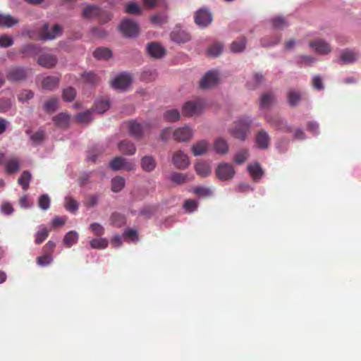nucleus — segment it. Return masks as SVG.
Returning <instances> with one entry per match:
<instances>
[{
    "instance_id": "obj_1",
    "label": "nucleus",
    "mask_w": 361,
    "mask_h": 361,
    "mask_svg": "<svg viewBox=\"0 0 361 361\" xmlns=\"http://www.w3.org/2000/svg\"><path fill=\"white\" fill-rule=\"evenodd\" d=\"M251 120L249 118H243L237 121L234 126L231 129V134L236 139L245 140L247 133L250 132Z\"/></svg>"
},
{
    "instance_id": "obj_2",
    "label": "nucleus",
    "mask_w": 361,
    "mask_h": 361,
    "mask_svg": "<svg viewBox=\"0 0 361 361\" xmlns=\"http://www.w3.org/2000/svg\"><path fill=\"white\" fill-rule=\"evenodd\" d=\"M119 30L124 37L134 38L138 36L140 27L135 21L126 18L121 21Z\"/></svg>"
},
{
    "instance_id": "obj_3",
    "label": "nucleus",
    "mask_w": 361,
    "mask_h": 361,
    "mask_svg": "<svg viewBox=\"0 0 361 361\" xmlns=\"http://www.w3.org/2000/svg\"><path fill=\"white\" fill-rule=\"evenodd\" d=\"M82 16L85 18H92L98 17L102 23H106L110 20L111 15L109 13H104L99 6L90 5L86 6L83 9Z\"/></svg>"
},
{
    "instance_id": "obj_4",
    "label": "nucleus",
    "mask_w": 361,
    "mask_h": 361,
    "mask_svg": "<svg viewBox=\"0 0 361 361\" xmlns=\"http://www.w3.org/2000/svg\"><path fill=\"white\" fill-rule=\"evenodd\" d=\"M220 80L219 73L216 70L207 72L199 82V87L202 90H207L216 86Z\"/></svg>"
},
{
    "instance_id": "obj_5",
    "label": "nucleus",
    "mask_w": 361,
    "mask_h": 361,
    "mask_svg": "<svg viewBox=\"0 0 361 361\" xmlns=\"http://www.w3.org/2000/svg\"><path fill=\"white\" fill-rule=\"evenodd\" d=\"M203 104L200 101H189L182 107V114L185 117L195 116L201 114Z\"/></svg>"
},
{
    "instance_id": "obj_6",
    "label": "nucleus",
    "mask_w": 361,
    "mask_h": 361,
    "mask_svg": "<svg viewBox=\"0 0 361 361\" xmlns=\"http://www.w3.org/2000/svg\"><path fill=\"white\" fill-rule=\"evenodd\" d=\"M194 19L199 27H205L212 22V15L208 9L201 8L195 12Z\"/></svg>"
},
{
    "instance_id": "obj_7",
    "label": "nucleus",
    "mask_w": 361,
    "mask_h": 361,
    "mask_svg": "<svg viewBox=\"0 0 361 361\" xmlns=\"http://www.w3.org/2000/svg\"><path fill=\"white\" fill-rule=\"evenodd\" d=\"M132 82V77L129 73H123L117 75L111 82V87L116 90H125Z\"/></svg>"
},
{
    "instance_id": "obj_8",
    "label": "nucleus",
    "mask_w": 361,
    "mask_h": 361,
    "mask_svg": "<svg viewBox=\"0 0 361 361\" xmlns=\"http://www.w3.org/2000/svg\"><path fill=\"white\" fill-rule=\"evenodd\" d=\"M149 128V126L147 123L140 124L135 121L128 122L129 133L136 139H140Z\"/></svg>"
},
{
    "instance_id": "obj_9",
    "label": "nucleus",
    "mask_w": 361,
    "mask_h": 361,
    "mask_svg": "<svg viewBox=\"0 0 361 361\" xmlns=\"http://www.w3.org/2000/svg\"><path fill=\"white\" fill-rule=\"evenodd\" d=\"M27 78V71L21 67H13L6 73V78L11 82H17Z\"/></svg>"
},
{
    "instance_id": "obj_10",
    "label": "nucleus",
    "mask_w": 361,
    "mask_h": 361,
    "mask_svg": "<svg viewBox=\"0 0 361 361\" xmlns=\"http://www.w3.org/2000/svg\"><path fill=\"white\" fill-rule=\"evenodd\" d=\"M39 35L42 39H53L61 35V27L59 25H55L52 28H50L47 24H45L42 27Z\"/></svg>"
},
{
    "instance_id": "obj_11",
    "label": "nucleus",
    "mask_w": 361,
    "mask_h": 361,
    "mask_svg": "<svg viewBox=\"0 0 361 361\" xmlns=\"http://www.w3.org/2000/svg\"><path fill=\"white\" fill-rule=\"evenodd\" d=\"M267 121L276 130L283 133H291L293 131L292 127L278 116L268 118Z\"/></svg>"
},
{
    "instance_id": "obj_12",
    "label": "nucleus",
    "mask_w": 361,
    "mask_h": 361,
    "mask_svg": "<svg viewBox=\"0 0 361 361\" xmlns=\"http://www.w3.org/2000/svg\"><path fill=\"white\" fill-rule=\"evenodd\" d=\"M173 165L179 169H185L188 168L190 164V161L188 155L183 151L176 152L172 158Z\"/></svg>"
},
{
    "instance_id": "obj_13",
    "label": "nucleus",
    "mask_w": 361,
    "mask_h": 361,
    "mask_svg": "<svg viewBox=\"0 0 361 361\" xmlns=\"http://www.w3.org/2000/svg\"><path fill=\"white\" fill-rule=\"evenodd\" d=\"M173 137L178 142H188L192 137V131L187 126L178 128L173 131Z\"/></svg>"
},
{
    "instance_id": "obj_14",
    "label": "nucleus",
    "mask_w": 361,
    "mask_h": 361,
    "mask_svg": "<svg viewBox=\"0 0 361 361\" xmlns=\"http://www.w3.org/2000/svg\"><path fill=\"white\" fill-rule=\"evenodd\" d=\"M57 61L58 60L56 56L49 53L42 54L37 60L39 65L47 68L54 67L57 63Z\"/></svg>"
},
{
    "instance_id": "obj_15",
    "label": "nucleus",
    "mask_w": 361,
    "mask_h": 361,
    "mask_svg": "<svg viewBox=\"0 0 361 361\" xmlns=\"http://www.w3.org/2000/svg\"><path fill=\"white\" fill-rule=\"evenodd\" d=\"M310 47L319 54H327L331 51L330 45L322 39H316L310 42Z\"/></svg>"
},
{
    "instance_id": "obj_16",
    "label": "nucleus",
    "mask_w": 361,
    "mask_h": 361,
    "mask_svg": "<svg viewBox=\"0 0 361 361\" xmlns=\"http://www.w3.org/2000/svg\"><path fill=\"white\" fill-rule=\"evenodd\" d=\"M147 50L149 55L157 59L161 58L166 54L164 48L155 42L148 44Z\"/></svg>"
},
{
    "instance_id": "obj_17",
    "label": "nucleus",
    "mask_w": 361,
    "mask_h": 361,
    "mask_svg": "<svg viewBox=\"0 0 361 361\" xmlns=\"http://www.w3.org/2000/svg\"><path fill=\"white\" fill-rule=\"evenodd\" d=\"M157 161L152 156H145L140 159V166L145 172H152L157 167Z\"/></svg>"
},
{
    "instance_id": "obj_18",
    "label": "nucleus",
    "mask_w": 361,
    "mask_h": 361,
    "mask_svg": "<svg viewBox=\"0 0 361 361\" xmlns=\"http://www.w3.org/2000/svg\"><path fill=\"white\" fill-rule=\"evenodd\" d=\"M59 78L56 76L45 77L42 81V87L43 90L52 91L59 87Z\"/></svg>"
},
{
    "instance_id": "obj_19",
    "label": "nucleus",
    "mask_w": 361,
    "mask_h": 361,
    "mask_svg": "<svg viewBox=\"0 0 361 361\" xmlns=\"http://www.w3.org/2000/svg\"><path fill=\"white\" fill-rule=\"evenodd\" d=\"M190 35L184 30H174L171 33V39L176 43H186L190 40Z\"/></svg>"
},
{
    "instance_id": "obj_20",
    "label": "nucleus",
    "mask_w": 361,
    "mask_h": 361,
    "mask_svg": "<svg viewBox=\"0 0 361 361\" xmlns=\"http://www.w3.org/2000/svg\"><path fill=\"white\" fill-rule=\"evenodd\" d=\"M56 126L60 128H67L70 124V116L66 113H60L53 117Z\"/></svg>"
},
{
    "instance_id": "obj_21",
    "label": "nucleus",
    "mask_w": 361,
    "mask_h": 361,
    "mask_svg": "<svg viewBox=\"0 0 361 361\" xmlns=\"http://www.w3.org/2000/svg\"><path fill=\"white\" fill-rule=\"evenodd\" d=\"M247 171L255 181L259 180L264 175V171L257 162L249 164L247 166Z\"/></svg>"
},
{
    "instance_id": "obj_22",
    "label": "nucleus",
    "mask_w": 361,
    "mask_h": 361,
    "mask_svg": "<svg viewBox=\"0 0 361 361\" xmlns=\"http://www.w3.org/2000/svg\"><path fill=\"white\" fill-rule=\"evenodd\" d=\"M270 137L268 133L262 130L256 136V142L259 148L264 149L269 147Z\"/></svg>"
},
{
    "instance_id": "obj_23",
    "label": "nucleus",
    "mask_w": 361,
    "mask_h": 361,
    "mask_svg": "<svg viewBox=\"0 0 361 361\" xmlns=\"http://www.w3.org/2000/svg\"><path fill=\"white\" fill-rule=\"evenodd\" d=\"M275 102V96L271 92L263 94L259 99V108L261 109H269Z\"/></svg>"
},
{
    "instance_id": "obj_24",
    "label": "nucleus",
    "mask_w": 361,
    "mask_h": 361,
    "mask_svg": "<svg viewBox=\"0 0 361 361\" xmlns=\"http://www.w3.org/2000/svg\"><path fill=\"white\" fill-rule=\"evenodd\" d=\"M358 58V54L353 50L345 49L342 51L339 61L343 63H353Z\"/></svg>"
},
{
    "instance_id": "obj_25",
    "label": "nucleus",
    "mask_w": 361,
    "mask_h": 361,
    "mask_svg": "<svg viewBox=\"0 0 361 361\" xmlns=\"http://www.w3.org/2000/svg\"><path fill=\"white\" fill-rule=\"evenodd\" d=\"M207 150L208 142L206 140H200L192 147V152L195 157L204 154Z\"/></svg>"
},
{
    "instance_id": "obj_26",
    "label": "nucleus",
    "mask_w": 361,
    "mask_h": 361,
    "mask_svg": "<svg viewBox=\"0 0 361 361\" xmlns=\"http://www.w3.org/2000/svg\"><path fill=\"white\" fill-rule=\"evenodd\" d=\"M118 149L122 153L128 155H133L136 152L134 144L126 140L121 141L118 144Z\"/></svg>"
},
{
    "instance_id": "obj_27",
    "label": "nucleus",
    "mask_w": 361,
    "mask_h": 361,
    "mask_svg": "<svg viewBox=\"0 0 361 361\" xmlns=\"http://www.w3.org/2000/svg\"><path fill=\"white\" fill-rule=\"evenodd\" d=\"M197 173L202 176L206 177L211 173V167L206 161H199L195 166Z\"/></svg>"
},
{
    "instance_id": "obj_28",
    "label": "nucleus",
    "mask_w": 361,
    "mask_h": 361,
    "mask_svg": "<svg viewBox=\"0 0 361 361\" xmlns=\"http://www.w3.org/2000/svg\"><path fill=\"white\" fill-rule=\"evenodd\" d=\"M18 23V20L10 15L0 13V27H11Z\"/></svg>"
},
{
    "instance_id": "obj_29",
    "label": "nucleus",
    "mask_w": 361,
    "mask_h": 361,
    "mask_svg": "<svg viewBox=\"0 0 361 361\" xmlns=\"http://www.w3.org/2000/svg\"><path fill=\"white\" fill-rule=\"evenodd\" d=\"M111 225L120 228L126 224V217L124 215L114 212L110 217Z\"/></svg>"
},
{
    "instance_id": "obj_30",
    "label": "nucleus",
    "mask_w": 361,
    "mask_h": 361,
    "mask_svg": "<svg viewBox=\"0 0 361 361\" xmlns=\"http://www.w3.org/2000/svg\"><path fill=\"white\" fill-rule=\"evenodd\" d=\"M78 240V233L75 231H71L68 232L64 238H63V244L67 247H71L72 245L75 244Z\"/></svg>"
},
{
    "instance_id": "obj_31",
    "label": "nucleus",
    "mask_w": 361,
    "mask_h": 361,
    "mask_svg": "<svg viewBox=\"0 0 361 361\" xmlns=\"http://www.w3.org/2000/svg\"><path fill=\"white\" fill-rule=\"evenodd\" d=\"M81 77L85 82L92 86L98 85L100 82V78L92 72L84 73Z\"/></svg>"
},
{
    "instance_id": "obj_32",
    "label": "nucleus",
    "mask_w": 361,
    "mask_h": 361,
    "mask_svg": "<svg viewBox=\"0 0 361 361\" xmlns=\"http://www.w3.org/2000/svg\"><path fill=\"white\" fill-rule=\"evenodd\" d=\"M281 41V36L274 35L270 37H264L261 39L260 43L262 47H267L275 46L278 44Z\"/></svg>"
},
{
    "instance_id": "obj_33",
    "label": "nucleus",
    "mask_w": 361,
    "mask_h": 361,
    "mask_svg": "<svg viewBox=\"0 0 361 361\" xmlns=\"http://www.w3.org/2000/svg\"><path fill=\"white\" fill-rule=\"evenodd\" d=\"M264 81L263 75L260 73H255L252 80L247 82V87L250 90H255Z\"/></svg>"
},
{
    "instance_id": "obj_34",
    "label": "nucleus",
    "mask_w": 361,
    "mask_h": 361,
    "mask_svg": "<svg viewBox=\"0 0 361 361\" xmlns=\"http://www.w3.org/2000/svg\"><path fill=\"white\" fill-rule=\"evenodd\" d=\"M287 98L289 105L295 106L301 100V94L295 90H290L287 94Z\"/></svg>"
},
{
    "instance_id": "obj_35",
    "label": "nucleus",
    "mask_w": 361,
    "mask_h": 361,
    "mask_svg": "<svg viewBox=\"0 0 361 361\" xmlns=\"http://www.w3.org/2000/svg\"><path fill=\"white\" fill-rule=\"evenodd\" d=\"M19 171V161L16 158L10 159L6 164V171L8 173H16Z\"/></svg>"
},
{
    "instance_id": "obj_36",
    "label": "nucleus",
    "mask_w": 361,
    "mask_h": 361,
    "mask_svg": "<svg viewBox=\"0 0 361 361\" xmlns=\"http://www.w3.org/2000/svg\"><path fill=\"white\" fill-rule=\"evenodd\" d=\"M93 56L97 59H108L111 56V51L108 48L99 47L95 49Z\"/></svg>"
},
{
    "instance_id": "obj_37",
    "label": "nucleus",
    "mask_w": 361,
    "mask_h": 361,
    "mask_svg": "<svg viewBox=\"0 0 361 361\" xmlns=\"http://www.w3.org/2000/svg\"><path fill=\"white\" fill-rule=\"evenodd\" d=\"M125 186V179L121 176H116L111 180V190L114 192H120Z\"/></svg>"
},
{
    "instance_id": "obj_38",
    "label": "nucleus",
    "mask_w": 361,
    "mask_h": 361,
    "mask_svg": "<svg viewBox=\"0 0 361 361\" xmlns=\"http://www.w3.org/2000/svg\"><path fill=\"white\" fill-rule=\"evenodd\" d=\"M180 113L177 109H169L164 113V118L167 122H176L180 119Z\"/></svg>"
},
{
    "instance_id": "obj_39",
    "label": "nucleus",
    "mask_w": 361,
    "mask_h": 361,
    "mask_svg": "<svg viewBox=\"0 0 361 361\" xmlns=\"http://www.w3.org/2000/svg\"><path fill=\"white\" fill-rule=\"evenodd\" d=\"M224 50V45L219 42H215L207 49V54L212 57H216L220 55Z\"/></svg>"
},
{
    "instance_id": "obj_40",
    "label": "nucleus",
    "mask_w": 361,
    "mask_h": 361,
    "mask_svg": "<svg viewBox=\"0 0 361 361\" xmlns=\"http://www.w3.org/2000/svg\"><path fill=\"white\" fill-rule=\"evenodd\" d=\"M213 149L216 154H224L226 153V141L223 137H219L214 141Z\"/></svg>"
},
{
    "instance_id": "obj_41",
    "label": "nucleus",
    "mask_w": 361,
    "mask_h": 361,
    "mask_svg": "<svg viewBox=\"0 0 361 361\" xmlns=\"http://www.w3.org/2000/svg\"><path fill=\"white\" fill-rule=\"evenodd\" d=\"M271 22L273 27L275 29L283 30L288 25V23L286 21V20L281 16L274 17L271 20Z\"/></svg>"
},
{
    "instance_id": "obj_42",
    "label": "nucleus",
    "mask_w": 361,
    "mask_h": 361,
    "mask_svg": "<svg viewBox=\"0 0 361 361\" xmlns=\"http://www.w3.org/2000/svg\"><path fill=\"white\" fill-rule=\"evenodd\" d=\"M30 179V173L27 171H25L22 173L20 177L18 178V182L22 186L24 190H27L29 188Z\"/></svg>"
},
{
    "instance_id": "obj_43",
    "label": "nucleus",
    "mask_w": 361,
    "mask_h": 361,
    "mask_svg": "<svg viewBox=\"0 0 361 361\" xmlns=\"http://www.w3.org/2000/svg\"><path fill=\"white\" fill-rule=\"evenodd\" d=\"M246 39L242 37L235 42L231 45V50L234 53L243 51L245 48Z\"/></svg>"
},
{
    "instance_id": "obj_44",
    "label": "nucleus",
    "mask_w": 361,
    "mask_h": 361,
    "mask_svg": "<svg viewBox=\"0 0 361 361\" xmlns=\"http://www.w3.org/2000/svg\"><path fill=\"white\" fill-rule=\"evenodd\" d=\"M249 157V152L247 149H240L239 150L234 156L233 160L234 161L241 165L243 164Z\"/></svg>"
},
{
    "instance_id": "obj_45",
    "label": "nucleus",
    "mask_w": 361,
    "mask_h": 361,
    "mask_svg": "<svg viewBox=\"0 0 361 361\" xmlns=\"http://www.w3.org/2000/svg\"><path fill=\"white\" fill-rule=\"evenodd\" d=\"M58 99L52 97L47 100L44 104V109L49 114L54 112L58 107Z\"/></svg>"
},
{
    "instance_id": "obj_46",
    "label": "nucleus",
    "mask_w": 361,
    "mask_h": 361,
    "mask_svg": "<svg viewBox=\"0 0 361 361\" xmlns=\"http://www.w3.org/2000/svg\"><path fill=\"white\" fill-rule=\"evenodd\" d=\"M110 107V104L109 100H99L94 104V109H92L96 112L102 114L108 110Z\"/></svg>"
},
{
    "instance_id": "obj_47",
    "label": "nucleus",
    "mask_w": 361,
    "mask_h": 361,
    "mask_svg": "<svg viewBox=\"0 0 361 361\" xmlns=\"http://www.w3.org/2000/svg\"><path fill=\"white\" fill-rule=\"evenodd\" d=\"M65 208L70 212L75 213L78 209V202L71 197H65Z\"/></svg>"
},
{
    "instance_id": "obj_48",
    "label": "nucleus",
    "mask_w": 361,
    "mask_h": 361,
    "mask_svg": "<svg viewBox=\"0 0 361 361\" xmlns=\"http://www.w3.org/2000/svg\"><path fill=\"white\" fill-rule=\"evenodd\" d=\"M108 244V240L105 238H95L90 242L92 248L98 250L106 248Z\"/></svg>"
},
{
    "instance_id": "obj_49",
    "label": "nucleus",
    "mask_w": 361,
    "mask_h": 361,
    "mask_svg": "<svg viewBox=\"0 0 361 361\" xmlns=\"http://www.w3.org/2000/svg\"><path fill=\"white\" fill-rule=\"evenodd\" d=\"M49 233V231L47 228L42 227L35 234V243L39 245L44 242L47 238Z\"/></svg>"
},
{
    "instance_id": "obj_50",
    "label": "nucleus",
    "mask_w": 361,
    "mask_h": 361,
    "mask_svg": "<svg viewBox=\"0 0 361 361\" xmlns=\"http://www.w3.org/2000/svg\"><path fill=\"white\" fill-rule=\"evenodd\" d=\"M92 109L79 113L76 116V121L80 123H88L92 121Z\"/></svg>"
},
{
    "instance_id": "obj_51",
    "label": "nucleus",
    "mask_w": 361,
    "mask_h": 361,
    "mask_svg": "<svg viewBox=\"0 0 361 361\" xmlns=\"http://www.w3.org/2000/svg\"><path fill=\"white\" fill-rule=\"evenodd\" d=\"M75 90L73 87H69L63 90L62 98L64 101L71 102L75 99Z\"/></svg>"
},
{
    "instance_id": "obj_52",
    "label": "nucleus",
    "mask_w": 361,
    "mask_h": 361,
    "mask_svg": "<svg viewBox=\"0 0 361 361\" xmlns=\"http://www.w3.org/2000/svg\"><path fill=\"white\" fill-rule=\"evenodd\" d=\"M50 202L49 195L44 194L39 197L38 206L43 210H47L50 207Z\"/></svg>"
},
{
    "instance_id": "obj_53",
    "label": "nucleus",
    "mask_w": 361,
    "mask_h": 361,
    "mask_svg": "<svg viewBox=\"0 0 361 361\" xmlns=\"http://www.w3.org/2000/svg\"><path fill=\"white\" fill-rule=\"evenodd\" d=\"M89 228L97 236H102L104 234V228L98 223L91 224Z\"/></svg>"
},
{
    "instance_id": "obj_54",
    "label": "nucleus",
    "mask_w": 361,
    "mask_h": 361,
    "mask_svg": "<svg viewBox=\"0 0 361 361\" xmlns=\"http://www.w3.org/2000/svg\"><path fill=\"white\" fill-rule=\"evenodd\" d=\"M124 158L116 157L110 162V167L114 171L122 169Z\"/></svg>"
},
{
    "instance_id": "obj_55",
    "label": "nucleus",
    "mask_w": 361,
    "mask_h": 361,
    "mask_svg": "<svg viewBox=\"0 0 361 361\" xmlns=\"http://www.w3.org/2000/svg\"><path fill=\"white\" fill-rule=\"evenodd\" d=\"M126 13L138 15L141 13V8L139 5L135 3H130L126 6Z\"/></svg>"
},
{
    "instance_id": "obj_56",
    "label": "nucleus",
    "mask_w": 361,
    "mask_h": 361,
    "mask_svg": "<svg viewBox=\"0 0 361 361\" xmlns=\"http://www.w3.org/2000/svg\"><path fill=\"white\" fill-rule=\"evenodd\" d=\"M52 261V257L49 254H44L37 258V263L38 265L44 267L49 265Z\"/></svg>"
},
{
    "instance_id": "obj_57",
    "label": "nucleus",
    "mask_w": 361,
    "mask_h": 361,
    "mask_svg": "<svg viewBox=\"0 0 361 361\" xmlns=\"http://www.w3.org/2000/svg\"><path fill=\"white\" fill-rule=\"evenodd\" d=\"M99 195H90L87 197L85 205L89 208L94 207L98 203Z\"/></svg>"
},
{
    "instance_id": "obj_58",
    "label": "nucleus",
    "mask_w": 361,
    "mask_h": 361,
    "mask_svg": "<svg viewBox=\"0 0 361 361\" xmlns=\"http://www.w3.org/2000/svg\"><path fill=\"white\" fill-rule=\"evenodd\" d=\"M194 192L201 197H207L212 195L211 190L204 187H197L195 188Z\"/></svg>"
},
{
    "instance_id": "obj_59",
    "label": "nucleus",
    "mask_w": 361,
    "mask_h": 361,
    "mask_svg": "<svg viewBox=\"0 0 361 361\" xmlns=\"http://www.w3.org/2000/svg\"><path fill=\"white\" fill-rule=\"evenodd\" d=\"M183 207L188 212H194L197 207V202L193 200H187L185 201Z\"/></svg>"
},
{
    "instance_id": "obj_60",
    "label": "nucleus",
    "mask_w": 361,
    "mask_h": 361,
    "mask_svg": "<svg viewBox=\"0 0 361 361\" xmlns=\"http://www.w3.org/2000/svg\"><path fill=\"white\" fill-rule=\"evenodd\" d=\"M216 176L222 180H226V164H220L216 169Z\"/></svg>"
},
{
    "instance_id": "obj_61",
    "label": "nucleus",
    "mask_w": 361,
    "mask_h": 361,
    "mask_svg": "<svg viewBox=\"0 0 361 361\" xmlns=\"http://www.w3.org/2000/svg\"><path fill=\"white\" fill-rule=\"evenodd\" d=\"M34 93L31 90H25L20 92V93L18 94V99L24 102L32 99Z\"/></svg>"
},
{
    "instance_id": "obj_62",
    "label": "nucleus",
    "mask_w": 361,
    "mask_h": 361,
    "mask_svg": "<svg viewBox=\"0 0 361 361\" xmlns=\"http://www.w3.org/2000/svg\"><path fill=\"white\" fill-rule=\"evenodd\" d=\"M171 180L176 183L180 184L186 180V176L181 173H173L171 176Z\"/></svg>"
},
{
    "instance_id": "obj_63",
    "label": "nucleus",
    "mask_w": 361,
    "mask_h": 361,
    "mask_svg": "<svg viewBox=\"0 0 361 361\" xmlns=\"http://www.w3.org/2000/svg\"><path fill=\"white\" fill-rule=\"evenodd\" d=\"M13 44V40L11 37L2 35L0 37V47H8Z\"/></svg>"
},
{
    "instance_id": "obj_64",
    "label": "nucleus",
    "mask_w": 361,
    "mask_h": 361,
    "mask_svg": "<svg viewBox=\"0 0 361 361\" xmlns=\"http://www.w3.org/2000/svg\"><path fill=\"white\" fill-rule=\"evenodd\" d=\"M151 22L155 25H162L166 22V16L164 15H154L151 17Z\"/></svg>"
}]
</instances>
